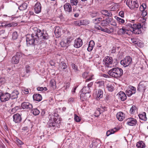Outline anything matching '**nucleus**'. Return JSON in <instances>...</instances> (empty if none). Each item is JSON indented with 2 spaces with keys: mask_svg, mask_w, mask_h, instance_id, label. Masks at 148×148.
<instances>
[{
  "mask_svg": "<svg viewBox=\"0 0 148 148\" xmlns=\"http://www.w3.org/2000/svg\"><path fill=\"white\" fill-rule=\"evenodd\" d=\"M71 4L72 5H76L78 3L77 0H70Z\"/></svg>",
  "mask_w": 148,
  "mask_h": 148,
  "instance_id": "obj_45",
  "label": "nucleus"
},
{
  "mask_svg": "<svg viewBox=\"0 0 148 148\" xmlns=\"http://www.w3.org/2000/svg\"><path fill=\"white\" fill-rule=\"evenodd\" d=\"M94 27L95 29L98 30H101V27L99 25H98L97 24H95Z\"/></svg>",
  "mask_w": 148,
  "mask_h": 148,
  "instance_id": "obj_50",
  "label": "nucleus"
},
{
  "mask_svg": "<svg viewBox=\"0 0 148 148\" xmlns=\"http://www.w3.org/2000/svg\"><path fill=\"white\" fill-rule=\"evenodd\" d=\"M58 115L57 113L54 112L53 114H49V121L48 122L50 127H54L56 125V123H58L57 121Z\"/></svg>",
  "mask_w": 148,
  "mask_h": 148,
  "instance_id": "obj_4",
  "label": "nucleus"
},
{
  "mask_svg": "<svg viewBox=\"0 0 148 148\" xmlns=\"http://www.w3.org/2000/svg\"><path fill=\"white\" fill-rule=\"evenodd\" d=\"M108 24L107 21L106 20H103L101 21V25L102 26H107Z\"/></svg>",
  "mask_w": 148,
  "mask_h": 148,
  "instance_id": "obj_42",
  "label": "nucleus"
},
{
  "mask_svg": "<svg viewBox=\"0 0 148 148\" xmlns=\"http://www.w3.org/2000/svg\"><path fill=\"white\" fill-rule=\"evenodd\" d=\"M41 6L39 2H37L34 6V11L36 13L38 14L41 11Z\"/></svg>",
  "mask_w": 148,
  "mask_h": 148,
  "instance_id": "obj_17",
  "label": "nucleus"
},
{
  "mask_svg": "<svg viewBox=\"0 0 148 148\" xmlns=\"http://www.w3.org/2000/svg\"><path fill=\"white\" fill-rule=\"evenodd\" d=\"M119 15L121 17H124V12L123 11H121L119 13Z\"/></svg>",
  "mask_w": 148,
  "mask_h": 148,
  "instance_id": "obj_55",
  "label": "nucleus"
},
{
  "mask_svg": "<svg viewBox=\"0 0 148 148\" xmlns=\"http://www.w3.org/2000/svg\"><path fill=\"white\" fill-rule=\"evenodd\" d=\"M72 66L73 69L75 70L76 71H77L78 70V68L77 67V66L75 65V64H72Z\"/></svg>",
  "mask_w": 148,
  "mask_h": 148,
  "instance_id": "obj_54",
  "label": "nucleus"
},
{
  "mask_svg": "<svg viewBox=\"0 0 148 148\" xmlns=\"http://www.w3.org/2000/svg\"><path fill=\"white\" fill-rule=\"evenodd\" d=\"M81 25H87L90 23V21L88 20H81Z\"/></svg>",
  "mask_w": 148,
  "mask_h": 148,
  "instance_id": "obj_37",
  "label": "nucleus"
},
{
  "mask_svg": "<svg viewBox=\"0 0 148 148\" xmlns=\"http://www.w3.org/2000/svg\"><path fill=\"white\" fill-rule=\"evenodd\" d=\"M116 116L117 118L119 120L122 121L125 119V115L122 112H119L117 114Z\"/></svg>",
  "mask_w": 148,
  "mask_h": 148,
  "instance_id": "obj_20",
  "label": "nucleus"
},
{
  "mask_svg": "<svg viewBox=\"0 0 148 148\" xmlns=\"http://www.w3.org/2000/svg\"><path fill=\"white\" fill-rule=\"evenodd\" d=\"M103 61L106 67L111 68L114 66L112 64L113 59L112 57L108 56L106 57Z\"/></svg>",
  "mask_w": 148,
  "mask_h": 148,
  "instance_id": "obj_6",
  "label": "nucleus"
},
{
  "mask_svg": "<svg viewBox=\"0 0 148 148\" xmlns=\"http://www.w3.org/2000/svg\"><path fill=\"white\" fill-rule=\"evenodd\" d=\"M32 112L34 115H37L40 113V111L36 108L33 109L32 110Z\"/></svg>",
  "mask_w": 148,
  "mask_h": 148,
  "instance_id": "obj_35",
  "label": "nucleus"
},
{
  "mask_svg": "<svg viewBox=\"0 0 148 148\" xmlns=\"http://www.w3.org/2000/svg\"><path fill=\"white\" fill-rule=\"evenodd\" d=\"M61 29L58 26L56 27L54 30V33L56 36L59 37L61 34Z\"/></svg>",
  "mask_w": 148,
  "mask_h": 148,
  "instance_id": "obj_25",
  "label": "nucleus"
},
{
  "mask_svg": "<svg viewBox=\"0 0 148 148\" xmlns=\"http://www.w3.org/2000/svg\"><path fill=\"white\" fill-rule=\"evenodd\" d=\"M148 86V82H147L143 81L140 82L138 85L137 90L143 93L144 92Z\"/></svg>",
  "mask_w": 148,
  "mask_h": 148,
  "instance_id": "obj_7",
  "label": "nucleus"
},
{
  "mask_svg": "<svg viewBox=\"0 0 148 148\" xmlns=\"http://www.w3.org/2000/svg\"><path fill=\"white\" fill-rule=\"evenodd\" d=\"M91 91L90 88H89L88 87L85 86L82 89V91L83 93L80 95L81 97H83L84 94H87L88 95L89 93L91 92Z\"/></svg>",
  "mask_w": 148,
  "mask_h": 148,
  "instance_id": "obj_16",
  "label": "nucleus"
},
{
  "mask_svg": "<svg viewBox=\"0 0 148 148\" xmlns=\"http://www.w3.org/2000/svg\"><path fill=\"white\" fill-rule=\"evenodd\" d=\"M23 92L25 94H27L29 93V91L28 89H26L24 90H23Z\"/></svg>",
  "mask_w": 148,
  "mask_h": 148,
  "instance_id": "obj_63",
  "label": "nucleus"
},
{
  "mask_svg": "<svg viewBox=\"0 0 148 148\" xmlns=\"http://www.w3.org/2000/svg\"><path fill=\"white\" fill-rule=\"evenodd\" d=\"M126 121L127 125L131 126L135 125L137 123V121L136 119L131 117L127 119L126 120Z\"/></svg>",
  "mask_w": 148,
  "mask_h": 148,
  "instance_id": "obj_11",
  "label": "nucleus"
},
{
  "mask_svg": "<svg viewBox=\"0 0 148 148\" xmlns=\"http://www.w3.org/2000/svg\"><path fill=\"white\" fill-rule=\"evenodd\" d=\"M93 84V82H91L89 83H88L87 82L86 83V84H85V86H87L89 88H90L92 87Z\"/></svg>",
  "mask_w": 148,
  "mask_h": 148,
  "instance_id": "obj_49",
  "label": "nucleus"
},
{
  "mask_svg": "<svg viewBox=\"0 0 148 148\" xmlns=\"http://www.w3.org/2000/svg\"><path fill=\"white\" fill-rule=\"evenodd\" d=\"M128 30L125 28L123 27L121 29H120L118 31L117 33L119 35H121L125 34L127 33Z\"/></svg>",
  "mask_w": 148,
  "mask_h": 148,
  "instance_id": "obj_26",
  "label": "nucleus"
},
{
  "mask_svg": "<svg viewBox=\"0 0 148 148\" xmlns=\"http://www.w3.org/2000/svg\"><path fill=\"white\" fill-rule=\"evenodd\" d=\"M116 131L117 130H116V128H114V129H112L111 130H110V132H111V134H113L115 133Z\"/></svg>",
  "mask_w": 148,
  "mask_h": 148,
  "instance_id": "obj_60",
  "label": "nucleus"
},
{
  "mask_svg": "<svg viewBox=\"0 0 148 148\" xmlns=\"http://www.w3.org/2000/svg\"><path fill=\"white\" fill-rule=\"evenodd\" d=\"M132 59L129 56L126 57L125 58L121 60L120 62L121 64L125 67L128 66L131 63Z\"/></svg>",
  "mask_w": 148,
  "mask_h": 148,
  "instance_id": "obj_8",
  "label": "nucleus"
},
{
  "mask_svg": "<svg viewBox=\"0 0 148 148\" xmlns=\"http://www.w3.org/2000/svg\"><path fill=\"white\" fill-rule=\"evenodd\" d=\"M101 13L103 15L108 17H111L112 14L111 11L106 10H103L101 11Z\"/></svg>",
  "mask_w": 148,
  "mask_h": 148,
  "instance_id": "obj_24",
  "label": "nucleus"
},
{
  "mask_svg": "<svg viewBox=\"0 0 148 148\" xmlns=\"http://www.w3.org/2000/svg\"><path fill=\"white\" fill-rule=\"evenodd\" d=\"M97 15V14L96 12L92 13L90 14L91 17L92 18H94Z\"/></svg>",
  "mask_w": 148,
  "mask_h": 148,
  "instance_id": "obj_58",
  "label": "nucleus"
},
{
  "mask_svg": "<svg viewBox=\"0 0 148 148\" xmlns=\"http://www.w3.org/2000/svg\"><path fill=\"white\" fill-rule=\"evenodd\" d=\"M134 20H130V23H127L126 26L132 29V32L133 33L139 34L142 33L141 28L143 25H142L140 23L136 22Z\"/></svg>",
  "mask_w": 148,
  "mask_h": 148,
  "instance_id": "obj_2",
  "label": "nucleus"
},
{
  "mask_svg": "<svg viewBox=\"0 0 148 148\" xmlns=\"http://www.w3.org/2000/svg\"><path fill=\"white\" fill-rule=\"evenodd\" d=\"M27 7V4L25 3L22 4L19 7V9L22 11L25 10Z\"/></svg>",
  "mask_w": 148,
  "mask_h": 148,
  "instance_id": "obj_32",
  "label": "nucleus"
},
{
  "mask_svg": "<svg viewBox=\"0 0 148 148\" xmlns=\"http://www.w3.org/2000/svg\"><path fill=\"white\" fill-rule=\"evenodd\" d=\"M33 99L34 100L40 101L42 100V97L40 94H36L33 95Z\"/></svg>",
  "mask_w": 148,
  "mask_h": 148,
  "instance_id": "obj_27",
  "label": "nucleus"
},
{
  "mask_svg": "<svg viewBox=\"0 0 148 148\" xmlns=\"http://www.w3.org/2000/svg\"><path fill=\"white\" fill-rule=\"evenodd\" d=\"M147 14V13L146 10L142 12V15L143 17H145L146 16Z\"/></svg>",
  "mask_w": 148,
  "mask_h": 148,
  "instance_id": "obj_56",
  "label": "nucleus"
},
{
  "mask_svg": "<svg viewBox=\"0 0 148 148\" xmlns=\"http://www.w3.org/2000/svg\"><path fill=\"white\" fill-rule=\"evenodd\" d=\"M138 116L139 119L141 120L144 121H146L147 120V119L146 116V114L145 112L139 114Z\"/></svg>",
  "mask_w": 148,
  "mask_h": 148,
  "instance_id": "obj_30",
  "label": "nucleus"
},
{
  "mask_svg": "<svg viewBox=\"0 0 148 148\" xmlns=\"http://www.w3.org/2000/svg\"><path fill=\"white\" fill-rule=\"evenodd\" d=\"M18 35L16 32H14L12 35V38L14 40L16 39L18 37Z\"/></svg>",
  "mask_w": 148,
  "mask_h": 148,
  "instance_id": "obj_46",
  "label": "nucleus"
},
{
  "mask_svg": "<svg viewBox=\"0 0 148 148\" xmlns=\"http://www.w3.org/2000/svg\"><path fill=\"white\" fill-rule=\"evenodd\" d=\"M33 31L32 34H27L26 36V40L27 45H36L40 40H44L48 38V36L47 33H42L37 27L33 28Z\"/></svg>",
  "mask_w": 148,
  "mask_h": 148,
  "instance_id": "obj_1",
  "label": "nucleus"
},
{
  "mask_svg": "<svg viewBox=\"0 0 148 148\" xmlns=\"http://www.w3.org/2000/svg\"><path fill=\"white\" fill-rule=\"evenodd\" d=\"M16 141L18 145H21L24 143L23 142L21 141L20 139H16Z\"/></svg>",
  "mask_w": 148,
  "mask_h": 148,
  "instance_id": "obj_51",
  "label": "nucleus"
},
{
  "mask_svg": "<svg viewBox=\"0 0 148 148\" xmlns=\"http://www.w3.org/2000/svg\"><path fill=\"white\" fill-rule=\"evenodd\" d=\"M128 89L133 92V93H134V94L136 92V88L135 87L133 86H130Z\"/></svg>",
  "mask_w": 148,
  "mask_h": 148,
  "instance_id": "obj_39",
  "label": "nucleus"
},
{
  "mask_svg": "<svg viewBox=\"0 0 148 148\" xmlns=\"http://www.w3.org/2000/svg\"><path fill=\"white\" fill-rule=\"evenodd\" d=\"M117 95L119 99L122 101H124L126 99L127 96L125 93L122 91H120L118 93Z\"/></svg>",
  "mask_w": 148,
  "mask_h": 148,
  "instance_id": "obj_18",
  "label": "nucleus"
},
{
  "mask_svg": "<svg viewBox=\"0 0 148 148\" xmlns=\"http://www.w3.org/2000/svg\"><path fill=\"white\" fill-rule=\"evenodd\" d=\"M12 26H13V24L11 23L6 24L4 25V27H10Z\"/></svg>",
  "mask_w": 148,
  "mask_h": 148,
  "instance_id": "obj_57",
  "label": "nucleus"
},
{
  "mask_svg": "<svg viewBox=\"0 0 148 148\" xmlns=\"http://www.w3.org/2000/svg\"><path fill=\"white\" fill-rule=\"evenodd\" d=\"M102 18H97L94 19L93 20V22L95 24H97L101 21Z\"/></svg>",
  "mask_w": 148,
  "mask_h": 148,
  "instance_id": "obj_41",
  "label": "nucleus"
},
{
  "mask_svg": "<svg viewBox=\"0 0 148 148\" xmlns=\"http://www.w3.org/2000/svg\"><path fill=\"white\" fill-rule=\"evenodd\" d=\"M74 119L77 122H79L80 121V119H79V117L76 114H75L74 115Z\"/></svg>",
  "mask_w": 148,
  "mask_h": 148,
  "instance_id": "obj_47",
  "label": "nucleus"
},
{
  "mask_svg": "<svg viewBox=\"0 0 148 148\" xmlns=\"http://www.w3.org/2000/svg\"><path fill=\"white\" fill-rule=\"evenodd\" d=\"M13 121L16 123H19L22 120L21 115L17 113L14 114L13 116Z\"/></svg>",
  "mask_w": 148,
  "mask_h": 148,
  "instance_id": "obj_13",
  "label": "nucleus"
},
{
  "mask_svg": "<svg viewBox=\"0 0 148 148\" xmlns=\"http://www.w3.org/2000/svg\"><path fill=\"white\" fill-rule=\"evenodd\" d=\"M95 83L96 86L98 88H102L104 87V82L103 81H97Z\"/></svg>",
  "mask_w": 148,
  "mask_h": 148,
  "instance_id": "obj_23",
  "label": "nucleus"
},
{
  "mask_svg": "<svg viewBox=\"0 0 148 148\" xmlns=\"http://www.w3.org/2000/svg\"><path fill=\"white\" fill-rule=\"evenodd\" d=\"M72 39L71 37L67 38L66 39H64L60 42V45L62 47H67L69 45V43L71 42Z\"/></svg>",
  "mask_w": 148,
  "mask_h": 148,
  "instance_id": "obj_10",
  "label": "nucleus"
},
{
  "mask_svg": "<svg viewBox=\"0 0 148 148\" xmlns=\"http://www.w3.org/2000/svg\"><path fill=\"white\" fill-rule=\"evenodd\" d=\"M50 85L51 86L53 87V89L56 88V82L53 79L51 80L50 81Z\"/></svg>",
  "mask_w": 148,
  "mask_h": 148,
  "instance_id": "obj_36",
  "label": "nucleus"
},
{
  "mask_svg": "<svg viewBox=\"0 0 148 148\" xmlns=\"http://www.w3.org/2000/svg\"><path fill=\"white\" fill-rule=\"evenodd\" d=\"M74 24L76 25L80 26L81 25V20L75 21Z\"/></svg>",
  "mask_w": 148,
  "mask_h": 148,
  "instance_id": "obj_48",
  "label": "nucleus"
},
{
  "mask_svg": "<svg viewBox=\"0 0 148 148\" xmlns=\"http://www.w3.org/2000/svg\"><path fill=\"white\" fill-rule=\"evenodd\" d=\"M131 42L133 43H134L135 44H136L137 42L136 41V39L134 38H132Z\"/></svg>",
  "mask_w": 148,
  "mask_h": 148,
  "instance_id": "obj_62",
  "label": "nucleus"
},
{
  "mask_svg": "<svg viewBox=\"0 0 148 148\" xmlns=\"http://www.w3.org/2000/svg\"><path fill=\"white\" fill-rule=\"evenodd\" d=\"M143 7V8L145 10H146V5L145 4H143L141 5Z\"/></svg>",
  "mask_w": 148,
  "mask_h": 148,
  "instance_id": "obj_64",
  "label": "nucleus"
},
{
  "mask_svg": "<svg viewBox=\"0 0 148 148\" xmlns=\"http://www.w3.org/2000/svg\"><path fill=\"white\" fill-rule=\"evenodd\" d=\"M115 18L120 23H123L125 22V21L124 19L121 18L118 16H115Z\"/></svg>",
  "mask_w": 148,
  "mask_h": 148,
  "instance_id": "obj_38",
  "label": "nucleus"
},
{
  "mask_svg": "<svg viewBox=\"0 0 148 148\" xmlns=\"http://www.w3.org/2000/svg\"><path fill=\"white\" fill-rule=\"evenodd\" d=\"M60 65H61V67L62 69V71L67 73L68 72V70L66 69L67 68V65L66 64L63 62H61Z\"/></svg>",
  "mask_w": 148,
  "mask_h": 148,
  "instance_id": "obj_28",
  "label": "nucleus"
},
{
  "mask_svg": "<svg viewBox=\"0 0 148 148\" xmlns=\"http://www.w3.org/2000/svg\"><path fill=\"white\" fill-rule=\"evenodd\" d=\"M95 45V42L93 40H91L89 42L88 47L87 48L88 51H90L92 50Z\"/></svg>",
  "mask_w": 148,
  "mask_h": 148,
  "instance_id": "obj_29",
  "label": "nucleus"
},
{
  "mask_svg": "<svg viewBox=\"0 0 148 148\" xmlns=\"http://www.w3.org/2000/svg\"><path fill=\"white\" fill-rule=\"evenodd\" d=\"M106 88L110 92H112L114 89V85L110 83H108L107 84Z\"/></svg>",
  "mask_w": 148,
  "mask_h": 148,
  "instance_id": "obj_31",
  "label": "nucleus"
},
{
  "mask_svg": "<svg viewBox=\"0 0 148 148\" xmlns=\"http://www.w3.org/2000/svg\"><path fill=\"white\" fill-rule=\"evenodd\" d=\"M103 92L102 90L100 89H99L96 92V99L98 100L101 98L103 97Z\"/></svg>",
  "mask_w": 148,
  "mask_h": 148,
  "instance_id": "obj_22",
  "label": "nucleus"
},
{
  "mask_svg": "<svg viewBox=\"0 0 148 148\" xmlns=\"http://www.w3.org/2000/svg\"><path fill=\"white\" fill-rule=\"evenodd\" d=\"M22 57V54L19 52L16 53V55L14 56L12 60V62L13 64H17L19 61V59Z\"/></svg>",
  "mask_w": 148,
  "mask_h": 148,
  "instance_id": "obj_9",
  "label": "nucleus"
},
{
  "mask_svg": "<svg viewBox=\"0 0 148 148\" xmlns=\"http://www.w3.org/2000/svg\"><path fill=\"white\" fill-rule=\"evenodd\" d=\"M21 106L23 109L30 110L31 109L33 106L32 105L28 102H24L22 103Z\"/></svg>",
  "mask_w": 148,
  "mask_h": 148,
  "instance_id": "obj_12",
  "label": "nucleus"
},
{
  "mask_svg": "<svg viewBox=\"0 0 148 148\" xmlns=\"http://www.w3.org/2000/svg\"><path fill=\"white\" fill-rule=\"evenodd\" d=\"M102 31L107 33L108 34H110L113 32V29L111 28H110V29H108L107 28H103L101 27V30Z\"/></svg>",
  "mask_w": 148,
  "mask_h": 148,
  "instance_id": "obj_33",
  "label": "nucleus"
},
{
  "mask_svg": "<svg viewBox=\"0 0 148 148\" xmlns=\"http://www.w3.org/2000/svg\"><path fill=\"white\" fill-rule=\"evenodd\" d=\"M37 89L38 91H42L43 90L44 88L42 87H38L37 88Z\"/></svg>",
  "mask_w": 148,
  "mask_h": 148,
  "instance_id": "obj_61",
  "label": "nucleus"
},
{
  "mask_svg": "<svg viewBox=\"0 0 148 148\" xmlns=\"http://www.w3.org/2000/svg\"><path fill=\"white\" fill-rule=\"evenodd\" d=\"M4 81L5 80L3 78H0V86L4 83Z\"/></svg>",
  "mask_w": 148,
  "mask_h": 148,
  "instance_id": "obj_59",
  "label": "nucleus"
},
{
  "mask_svg": "<svg viewBox=\"0 0 148 148\" xmlns=\"http://www.w3.org/2000/svg\"><path fill=\"white\" fill-rule=\"evenodd\" d=\"M64 8L66 12L69 13L72 11V8L69 3H66L64 5Z\"/></svg>",
  "mask_w": 148,
  "mask_h": 148,
  "instance_id": "obj_21",
  "label": "nucleus"
},
{
  "mask_svg": "<svg viewBox=\"0 0 148 148\" xmlns=\"http://www.w3.org/2000/svg\"><path fill=\"white\" fill-rule=\"evenodd\" d=\"M126 4L131 9L137 8L139 6L138 4L137 0H127Z\"/></svg>",
  "mask_w": 148,
  "mask_h": 148,
  "instance_id": "obj_5",
  "label": "nucleus"
},
{
  "mask_svg": "<svg viewBox=\"0 0 148 148\" xmlns=\"http://www.w3.org/2000/svg\"><path fill=\"white\" fill-rule=\"evenodd\" d=\"M136 146L138 148H144L145 147V145L142 141H139L137 143Z\"/></svg>",
  "mask_w": 148,
  "mask_h": 148,
  "instance_id": "obj_34",
  "label": "nucleus"
},
{
  "mask_svg": "<svg viewBox=\"0 0 148 148\" xmlns=\"http://www.w3.org/2000/svg\"><path fill=\"white\" fill-rule=\"evenodd\" d=\"M82 44V40L79 38L76 39L74 41V47L76 48L80 47Z\"/></svg>",
  "mask_w": 148,
  "mask_h": 148,
  "instance_id": "obj_15",
  "label": "nucleus"
},
{
  "mask_svg": "<svg viewBox=\"0 0 148 148\" xmlns=\"http://www.w3.org/2000/svg\"><path fill=\"white\" fill-rule=\"evenodd\" d=\"M88 72H84L82 74V76L83 78H86L88 75Z\"/></svg>",
  "mask_w": 148,
  "mask_h": 148,
  "instance_id": "obj_53",
  "label": "nucleus"
},
{
  "mask_svg": "<svg viewBox=\"0 0 148 148\" xmlns=\"http://www.w3.org/2000/svg\"><path fill=\"white\" fill-rule=\"evenodd\" d=\"M30 66L29 65H27L25 66L26 72L27 73H29L30 72L29 69Z\"/></svg>",
  "mask_w": 148,
  "mask_h": 148,
  "instance_id": "obj_52",
  "label": "nucleus"
},
{
  "mask_svg": "<svg viewBox=\"0 0 148 148\" xmlns=\"http://www.w3.org/2000/svg\"><path fill=\"white\" fill-rule=\"evenodd\" d=\"M108 74L110 76L116 78L120 77L123 74L122 69L120 68H114L109 70Z\"/></svg>",
  "mask_w": 148,
  "mask_h": 148,
  "instance_id": "obj_3",
  "label": "nucleus"
},
{
  "mask_svg": "<svg viewBox=\"0 0 148 148\" xmlns=\"http://www.w3.org/2000/svg\"><path fill=\"white\" fill-rule=\"evenodd\" d=\"M18 107L16 106H15L14 108H13L11 111V114H14L15 113L17 110L19 109Z\"/></svg>",
  "mask_w": 148,
  "mask_h": 148,
  "instance_id": "obj_43",
  "label": "nucleus"
},
{
  "mask_svg": "<svg viewBox=\"0 0 148 148\" xmlns=\"http://www.w3.org/2000/svg\"><path fill=\"white\" fill-rule=\"evenodd\" d=\"M125 93L126 95L128 97L131 96L132 94H134L133 93V92L130 91L129 90L127 89L125 91Z\"/></svg>",
  "mask_w": 148,
  "mask_h": 148,
  "instance_id": "obj_44",
  "label": "nucleus"
},
{
  "mask_svg": "<svg viewBox=\"0 0 148 148\" xmlns=\"http://www.w3.org/2000/svg\"><path fill=\"white\" fill-rule=\"evenodd\" d=\"M10 94L8 93L2 94V95L1 96V101L2 102L8 101L10 98Z\"/></svg>",
  "mask_w": 148,
  "mask_h": 148,
  "instance_id": "obj_14",
  "label": "nucleus"
},
{
  "mask_svg": "<svg viewBox=\"0 0 148 148\" xmlns=\"http://www.w3.org/2000/svg\"><path fill=\"white\" fill-rule=\"evenodd\" d=\"M136 109V106H133L130 108V112L131 114H133L134 113Z\"/></svg>",
  "mask_w": 148,
  "mask_h": 148,
  "instance_id": "obj_40",
  "label": "nucleus"
},
{
  "mask_svg": "<svg viewBox=\"0 0 148 148\" xmlns=\"http://www.w3.org/2000/svg\"><path fill=\"white\" fill-rule=\"evenodd\" d=\"M19 94V93L18 90H14L11 94H10V98L12 99H16L18 98Z\"/></svg>",
  "mask_w": 148,
  "mask_h": 148,
  "instance_id": "obj_19",
  "label": "nucleus"
}]
</instances>
